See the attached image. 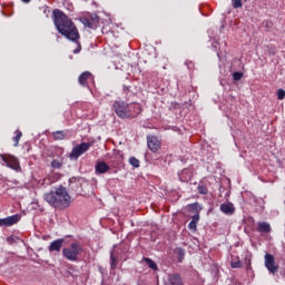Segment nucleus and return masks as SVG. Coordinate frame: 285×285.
I'll return each instance as SVG.
<instances>
[{"instance_id":"obj_1","label":"nucleus","mask_w":285,"mask_h":285,"mask_svg":"<svg viewBox=\"0 0 285 285\" xmlns=\"http://www.w3.org/2000/svg\"><path fill=\"white\" fill-rule=\"evenodd\" d=\"M53 23L58 32L66 37V39L75 43L79 41V30H77L75 22L59 9L53 10Z\"/></svg>"},{"instance_id":"obj_2","label":"nucleus","mask_w":285,"mask_h":285,"mask_svg":"<svg viewBox=\"0 0 285 285\" xmlns=\"http://www.w3.org/2000/svg\"><path fill=\"white\" fill-rule=\"evenodd\" d=\"M43 199L48 203L49 206L58 208V210H66L72 204V198L68 194V189L63 186H59L56 190H51L45 194Z\"/></svg>"},{"instance_id":"obj_3","label":"nucleus","mask_w":285,"mask_h":285,"mask_svg":"<svg viewBox=\"0 0 285 285\" xmlns=\"http://www.w3.org/2000/svg\"><path fill=\"white\" fill-rule=\"evenodd\" d=\"M83 253V247H81L78 243H71L69 247L62 249V255L69 262H77L79 255Z\"/></svg>"},{"instance_id":"obj_4","label":"nucleus","mask_w":285,"mask_h":285,"mask_svg":"<svg viewBox=\"0 0 285 285\" xmlns=\"http://www.w3.org/2000/svg\"><path fill=\"white\" fill-rule=\"evenodd\" d=\"M91 146V142H81L79 145H76L69 154L70 159H79L81 155L90 150Z\"/></svg>"},{"instance_id":"obj_5","label":"nucleus","mask_w":285,"mask_h":285,"mask_svg":"<svg viewBox=\"0 0 285 285\" xmlns=\"http://www.w3.org/2000/svg\"><path fill=\"white\" fill-rule=\"evenodd\" d=\"M114 109L116 115H118L120 119H128V116L130 115L128 112V104L124 101H116L114 102Z\"/></svg>"},{"instance_id":"obj_6","label":"nucleus","mask_w":285,"mask_h":285,"mask_svg":"<svg viewBox=\"0 0 285 285\" xmlns=\"http://www.w3.org/2000/svg\"><path fill=\"white\" fill-rule=\"evenodd\" d=\"M2 161L7 168H11L12 170H21L19 159L14 156H2Z\"/></svg>"},{"instance_id":"obj_7","label":"nucleus","mask_w":285,"mask_h":285,"mask_svg":"<svg viewBox=\"0 0 285 285\" xmlns=\"http://www.w3.org/2000/svg\"><path fill=\"white\" fill-rule=\"evenodd\" d=\"M265 267L269 273H273V275L279 271V266L275 264V256H273V254L265 255Z\"/></svg>"},{"instance_id":"obj_8","label":"nucleus","mask_w":285,"mask_h":285,"mask_svg":"<svg viewBox=\"0 0 285 285\" xmlns=\"http://www.w3.org/2000/svg\"><path fill=\"white\" fill-rule=\"evenodd\" d=\"M188 210L189 213H195V215L191 217V222H194V224H199V219H200V216H199V213H202L203 210V207L199 203H194V204H190L188 205Z\"/></svg>"},{"instance_id":"obj_9","label":"nucleus","mask_w":285,"mask_h":285,"mask_svg":"<svg viewBox=\"0 0 285 285\" xmlns=\"http://www.w3.org/2000/svg\"><path fill=\"white\" fill-rule=\"evenodd\" d=\"M19 219H21V216L19 215H12L6 218H0V226H14V224H18Z\"/></svg>"},{"instance_id":"obj_10","label":"nucleus","mask_w":285,"mask_h":285,"mask_svg":"<svg viewBox=\"0 0 285 285\" xmlns=\"http://www.w3.org/2000/svg\"><path fill=\"white\" fill-rule=\"evenodd\" d=\"M147 146L149 150H151L153 153H157V150H159V147L161 146V142L159 141V139H157V137L150 136L147 137Z\"/></svg>"},{"instance_id":"obj_11","label":"nucleus","mask_w":285,"mask_h":285,"mask_svg":"<svg viewBox=\"0 0 285 285\" xmlns=\"http://www.w3.org/2000/svg\"><path fill=\"white\" fill-rule=\"evenodd\" d=\"M194 173H195V168L193 167L185 168L178 174V177L180 181H190V179H193Z\"/></svg>"},{"instance_id":"obj_12","label":"nucleus","mask_w":285,"mask_h":285,"mask_svg":"<svg viewBox=\"0 0 285 285\" xmlns=\"http://www.w3.org/2000/svg\"><path fill=\"white\" fill-rule=\"evenodd\" d=\"M127 112H129L127 119L130 117H137V115L141 112V106H139V104H127Z\"/></svg>"},{"instance_id":"obj_13","label":"nucleus","mask_w":285,"mask_h":285,"mask_svg":"<svg viewBox=\"0 0 285 285\" xmlns=\"http://www.w3.org/2000/svg\"><path fill=\"white\" fill-rule=\"evenodd\" d=\"M164 285H184L181 282V276L179 274H169L167 276V282Z\"/></svg>"},{"instance_id":"obj_14","label":"nucleus","mask_w":285,"mask_h":285,"mask_svg":"<svg viewBox=\"0 0 285 285\" xmlns=\"http://www.w3.org/2000/svg\"><path fill=\"white\" fill-rule=\"evenodd\" d=\"M219 210L224 215H235V205L233 203H224L220 205Z\"/></svg>"},{"instance_id":"obj_15","label":"nucleus","mask_w":285,"mask_h":285,"mask_svg":"<svg viewBox=\"0 0 285 285\" xmlns=\"http://www.w3.org/2000/svg\"><path fill=\"white\" fill-rule=\"evenodd\" d=\"M78 81L80 86H83L85 88L88 87V81H94L92 73H90V71L82 72Z\"/></svg>"},{"instance_id":"obj_16","label":"nucleus","mask_w":285,"mask_h":285,"mask_svg":"<svg viewBox=\"0 0 285 285\" xmlns=\"http://www.w3.org/2000/svg\"><path fill=\"white\" fill-rule=\"evenodd\" d=\"M96 175H104L110 170V166L106 161H98L95 166Z\"/></svg>"},{"instance_id":"obj_17","label":"nucleus","mask_w":285,"mask_h":285,"mask_svg":"<svg viewBox=\"0 0 285 285\" xmlns=\"http://www.w3.org/2000/svg\"><path fill=\"white\" fill-rule=\"evenodd\" d=\"M63 247V238L56 239L49 245V253H59Z\"/></svg>"},{"instance_id":"obj_18","label":"nucleus","mask_w":285,"mask_h":285,"mask_svg":"<svg viewBox=\"0 0 285 285\" xmlns=\"http://www.w3.org/2000/svg\"><path fill=\"white\" fill-rule=\"evenodd\" d=\"M259 233H271V224L263 222L258 224Z\"/></svg>"},{"instance_id":"obj_19","label":"nucleus","mask_w":285,"mask_h":285,"mask_svg":"<svg viewBox=\"0 0 285 285\" xmlns=\"http://www.w3.org/2000/svg\"><path fill=\"white\" fill-rule=\"evenodd\" d=\"M142 262H145L151 271H157V263L151 258H142Z\"/></svg>"},{"instance_id":"obj_20","label":"nucleus","mask_w":285,"mask_h":285,"mask_svg":"<svg viewBox=\"0 0 285 285\" xmlns=\"http://www.w3.org/2000/svg\"><path fill=\"white\" fill-rule=\"evenodd\" d=\"M52 137H53V139H56V141H61V140L66 139V132H63V131H55L52 134Z\"/></svg>"},{"instance_id":"obj_21","label":"nucleus","mask_w":285,"mask_h":285,"mask_svg":"<svg viewBox=\"0 0 285 285\" xmlns=\"http://www.w3.org/2000/svg\"><path fill=\"white\" fill-rule=\"evenodd\" d=\"M230 266L232 268H242V262H239L238 257H232Z\"/></svg>"},{"instance_id":"obj_22","label":"nucleus","mask_w":285,"mask_h":285,"mask_svg":"<svg viewBox=\"0 0 285 285\" xmlns=\"http://www.w3.org/2000/svg\"><path fill=\"white\" fill-rule=\"evenodd\" d=\"M176 253L178 255V262H184V257L186 255V252L184 250V248L181 247L176 248Z\"/></svg>"},{"instance_id":"obj_23","label":"nucleus","mask_w":285,"mask_h":285,"mask_svg":"<svg viewBox=\"0 0 285 285\" xmlns=\"http://www.w3.org/2000/svg\"><path fill=\"white\" fill-rule=\"evenodd\" d=\"M244 0H232V6L235 10L242 8L244 6Z\"/></svg>"},{"instance_id":"obj_24","label":"nucleus","mask_w":285,"mask_h":285,"mask_svg":"<svg viewBox=\"0 0 285 285\" xmlns=\"http://www.w3.org/2000/svg\"><path fill=\"white\" fill-rule=\"evenodd\" d=\"M276 95H277V99H278L279 101H282V100L285 99V90H284V89H278V90L276 91Z\"/></svg>"},{"instance_id":"obj_25","label":"nucleus","mask_w":285,"mask_h":285,"mask_svg":"<svg viewBox=\"0 0 285 285\" xmlns=\"http://www.w3.org/2000/svg\"><path fill=\"white\" fill-rule=\"evenodd\" d=\"M129 164L134 166V168H139V159L135 157L129 158Z\"/></svg>"},{"instance_id":"obj_26","label":"nucleus","mask_w":285,"mask_h":285,"mask_svg":"<svg viewBox=\"0 0 285 285\" xmlns=\"http://www.w3.org/2000/svg\"><path fill=\"white\" fill-rule=\"evenodd\" d=\"M110 264L111 268H117V258L115 257V254L112 252L110 254Z\"/></svg>"},{"instance_id":"obj_27","label":"nucleus","mask_w":285,"mask_h":285,"mask_svg":"<svg viewBox=\"0 0 285 285\" xmlns=\"http://www.w3.org/2000/svg\"><path fill=\"white\" fill-rule=\"evenodd\" d=\"M198 193L200 195H208V188H206V186H204V185H199L198 186Z\"/></svg>"},{"instance_id":"obj_28","label":"nucleus","mask_w":285,"mask_h":285,"mask_svg":"<svg viewBox=\"0 0 285 285\" xmlns=\"http://www.w3.org/2000/svg\"><path fill=\"white\" fill-rule=\"evenodd\" d=\"M242 77H244V73H242V72L236 71L233 73L234 81H239L242 79Z\"/></svg>"},{"instance_id":"obj_29","label":"nucleus","mask_w":285,"mask_h":285,"mask_svg":"<svg viewBox=\"0 0 285 285\" xmlns=\"http://www.w3.org/2000/svg\"><path fill=\"white\" fill-rule=\"evenodd\" d=\"M188 228H189V230H191V233H195L197 230V223L190 222L188 224Z\"/></svg>"},{"instance_id":"obj_30","label":"nucleus","mask_w":285,"mask_h":285,"mask_svg":"<svg viewBox=\"0 0 285 285\" xmlns=\"http://www.w3.org/2000/svg\"><path fill=\"white\" fill-rule=\"evenodd\" d=\"M21 131H17V135L13 138L14 146H19V139H21Z\"/></svg>"},{"instance_id":"obj_31","label":"nucleus","mask_w":285,"mask_h":285,"mask_svg":"<svg viewBox=\"0 0 285 285\" xmlns=\"http://www.w3.org/2000/svg\"><path fill=\"white\" fill-rule=\"evenodd\" d=\"M51 166H52L53 168H61V163H60L59 160H53V161L51 163Z\"/></svg>"},{"instance_id":"obj_32","label":"nucleus","mask_w":285,"mask_h":285,"mask_svg":"<svg viewBox=\"0 0 285 285\" xmlns=\"http://www.w3.org/2000/svg\"><path fill=\"white\" fill-rule=\"evenodd\" d=\"M79 52H81V46H78V48L76 50H73L75 55H79Z\"/></svg>"},{"instance_id":"obj_33","label":"nucleus","mask_w":285,"mask_h":285,"mask_svg":"<svg viewBox=\"0 0 285 285\" xmlns=\"http://www.w3.org/2000/svg\"><path fill=\"white\" fill-rule=\"evenodd\" d=\"M264 24L266 26V28H269V26H273V22L265 21Z\"/></svg>"},{"instance_id":"obj_34","label":"nucleus","mask_w":285,"mask_h":285,"mask_svg":"<svg viewBox=\"0 0 285 285\" xmlns=\"http://www.w3.org/2000/svg\"><path fill=\"white\" fill-rule=\"evenodd\" d=\"M217 57H218V59H222V52L220 51L217 52Z\"/></svg>"},{"instance_id":"obj_35","label":"nucleus","mask_w":285,"mask_h":285,"mask_svg":"<svg viewBox=\"0 0 285 285\" xmlns=\"http://www.w3.org/2000/svg\"><path fill=\"white\" fill-rule=\"evenodd\" d=\"M23 3H30V0H22Z\"/></svg>"}]
</instances>
